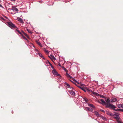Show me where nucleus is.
I'll return each mask as SVG.
<instances>
[{
  "mask_svg": "<svg viewBox=\"0 0 123 123\" xmlns=\"http://www.w3.org/2000/svg\"><path fill=\"white\" fill-rule=\"evenodd\" d=\"M66 75L67 77H68V79H72V80H73V81H72L71 80H69L71 81V82H73V83H75V85L77 86L78 87H79L80 89H81L82 90L84 91V92H86V91L85 90V89L84 87H83V86L84 85L83 84H80L78 81H77L76 80H75L74 78H72L71 76L68 74V73H66Z\"/></svg>",
  "mask_w": 123,
  "mask_h": 123,
  "instance_id": "f257e3e1",
  "label": "nucleus"
},
{
  "mask_svg": "<svg viewBox=\"0 0 123 123\" xmlns=\"http://www.w3.org/2000/svg\"><path fill=\"white\" fill-rule=\"evenodd\" d=\"M110 100L107 98L106 99L105 101L103 99H101L98 100V102L102 104H105L106 107L111 109H114L116 108L115 106L113 104H110Z\"/></svg>",
  "mask_w": 123,
  "mask_h": 123,
  "instance_id": "f03ea898",
  "label": "nucleus"
},
{
  "mask_svg": "<svg viewBox=\"0 0 123 123\" xmlns=\"http://www.w3.org/2000/svg\"><path fill=\"white\" fill-rule=\"evenodd\" d=\"M52 73L54 75L56 76L60 75V74H58L56 70L55 69H54V70L52 71Z\"/></svg>",
  "mask_w": 123,
  "mask_h": 123,
  "instance_id": "7ed1b4c3",
  "label": "nucleus"
},
{
  "mask_svg": "<svg viewBox=\"0 0 123 123\" xmlns=\"http://www.w3.org/2000/svg\"><path fill=\"white\" fill-rule=\"evenodd\" d=\"M8 26L11 28H15L16 27L15 25L11 22L8 23Z\"/></svg>",
  "mask_w": 123,
  "mask_h": 123,
  "instance_id": "20e7f679",
  "label": "nucleus"
},
{
  "mask_svg": "<svg viewBox=\"0 0 123 123\" xmlns=\"http://www.w3.org/2000/svg\"><path fill=\"white\" fill-rule=\"evenodd\" d=\"M48 57H49L52 60H55L56 59L54 57L53 55H51L49 56H48Z\"/></svg>",
  "mask_w": 123,
  "mask_h": 123,
  "instance_id": "39448f33",
  "label": "nucleus"
},
{
  "mask_svg": "<svg viewBox=\"0 0 123 123\" xmlns=\"http://www.w3.org/2000/svg\"><path fill=\"white\" fill-rule=\"evenodd\" d=\"M68 92L70 93V94L73 96H74L75 95V92L72 90H69Z\"/></svg>",
  "mask_w": 123,
  "mask_h": 123,
  "instance_id": "423d86ee",
  "label": "nucleus"
},
{
  "mask_svg": "<svg viewBox=\"0 0 123 123\" xmlns=\"http://www.w3.org/2000/svg\"><path fill=\"white\" fill-rule=\"evenodd\" d=\"M93 112L94 113V114L97 117H100V115L97 111H94Z\"/></svg>",
  "mask_w": 123,
  "mask_h": 123,
  "instance_id": "0eeeda50",
  "label": "nucleus"
},
{
  "mask_svg": "<svg viewBox=\"0 0 123 123\" xmlns=\"http://www.w3.org/2000/svg\"><path fill=\"white\" fill-rule=\"evenodd\" d=\"M65 85H66V87L68 88H69L71 89H73V87H71L69 84L67 83L66 82L65 83Z\"/></svg>",
  "mask_w": 123,
  "mask_h": 123,
  "instance_id": "6e6552de",
  "label": "nucleus"
},
{
  "mask_svg": "<svg viewBox=\"0 0 123 123\" xmlns=\"http://www.w3.org/2000/svg\"><path fill=\"white\" fill-rule=\"evenodd\" d=\"M85 110L89 111L92 112L93 111L92 109L88 107H86L85 108Z\"/></svg>",
  "mask_w": 123,
  "mask_h": 123,
  "instance_id": "1a4fd4ad",
  "label": "nucleus"
},
{
  "mask_svg": "<svg viewBox=\"0 0 123 123\" xmlns=\"http://www.w3.org/2000/svg\"><path fill=\"white\" fill-rule=\"evenodd\" d=\"M37 51L38 52V54L39 55V56L41 57L43 59H45L43 57V56L42 54L40 52H38V50H37Z\"/></svg>",
  "mask_w": 123,
  "mask_h": 123,
  "instance_id": "9d476101",
  "label": "nucleus"
},
{
  "mask_svg": "<svg viewBox=\"0 0 123 123\" xmlns=\"http://www.w3.org/2000/svg\"><path fill=\"white\" fill-rule=\"evenodd\" d=\"M111 101L113 102H115L117 101V99L114 97L112 98L111 99Z\"/></svg>",
  "mask_w": 123,
  "mask_h": 123,
  "instance_id": "9b49d317",
  "label": "nucleus"
},
{
  "mask_svg": "<svg viewBox=\"0 0 123 123\" xmlns=\"http://www.w3.org/2000/svg\"><path fill=\"white\" fill-rule=\"evenodd\" d=\"M117 106L119 108H123V105L122 104H119L117 105Z\"/></svg>",
  "mask_w": 123,
  "mask_h": 123,
  "instance_id": "f8f14e48",
  "label": "nucleus"
},
{
  "mask_svg": "<svg viewBox=\"0 0 123 123\" xmlns=\"http://www.w3.org/2000/svg\"><path fill=\"white\" fill-rule=\"evenodd\" d=\"M92 94L96 96H98L99 95V94L95 92H93L92 93Z\"/></svg>",
  "mask_w": 123,
  "mask_h": 123,
  "instance_id": "ddd939ff",
  "label": "nucleus"
},
{
  "mask_svg": "<svg viewBox=\"0 0 123 123\" xmlns=\"http://www.w3.org/2000/svg\"><path fill=\"white\" fill-rule=\"evenodd\" d=\"M12 9L14 11H18V9L16 7H13L12 8Z\"/></svg>",
  "mask_w": 123,
  "mask_h": 123,
  "instance_id": "4468645a",
  "label": "nucleus"
},
{
  "mask_svg": "<svg viewBox=\"0 0 123 123\" xmlns=\"http://www.w3.org/2000/svg\"><path fill=\"white\" fill-rule=\"evenodd\" d=\"M88 105L91 107L93 108H95L94 106L92 104H88Z\"/></svg>",
  "mask_w": 123,
  "mask_h": 123,
  "instance_id": "2eb2a0df",
  "label": "nucleus"
},
{
  "mask_svg": "<svg viewBox=\"0 0 123 123\" xmlns=\"http://www.w3.org/2000/svg\"><path fill=\"white\" fill-rule=\"evenodd\" d=\"M18 21L22 23L23 22V20L21 19V18H18Z\"/></svg>",
  "mask_w": 123,
  "mask_h": 123,
  "instance_id": "dca6fc26",
  "label": "nucleus"
},
{
  "mask_svg": "<svg viewBox=\"0 0 123 123\" xmlns=\"http://www.w3.org/2000/svg\"><path fill=\"white\" fill-rule=\"evenodd\" d=\"M117 122L118 123H121L122 122L120 119L119 118L116 120Z\"/></svg>",
  "mask_w": 123,
  "mask_h": 123,
  "instance_id": "f3484780",
  "label": "nucleus"
},
{
  "mask_svg": "<svg viewBox=\"0 0 123 123\" xmlns=\"http://www.w3.org/2000/svg\"><path fill=\"white\" fill-rule=\"evenodd\" d=\"M101 117L105 121H106L107 120L106 119L105 117L101 116Z\"/></svg>",
  "mask_w": 123,
  "mask_h": 123,
  "instance_id": "a211bd4d",
  "label": "nucleus"
},
{
  "mask_svg": "<svg viewBox=\"0 0 123 123\" xmlns=\"http://www.w3.org/2000/svg\"><path fill=\"white\" fill-rule=\"evenodd\" d=\"M100 97H101L102 98H105V97L102 95H101L100 94H99V95H98Z\"/></svg>",
  "mask_w": 123,
  "mask_h": 123,
  "instance_id": "6ab92c4d",
  "label": "nucleus"
},
{
  "mask_svg": "<svg viewBox=\"0 0 123 123\" xmlns=\"http://www.w3.org/2000/svg\"><path fill=\"white\" fill-rule=\"evenodd\" d=\"M115 118L116 119V120H117L119 118V115H116V116L115 117Z\"/></svg>",
  "mask_w": 123,
  "mask_h": 123,
  "instance_id": "aec40b11",
  "label": "nucleus"
},
{
  "mask_svg": "<svg viewBox=\"0 0 123 123\" xmlns=\"http://www.w3.org/2000/svg\"><path fill=\"white\" fill-rule=\"evenodd\" d=\"M22 36L24 39H25L27 40V39L25 37L23 36L22 34Z\"/></svg>",
  "mask_w": 123,
  "mask_h": 123,
  "instance_id": "412c9836",
  "label": "nucleus"
},
{
  "mask_svg": "<svg viewBox=\"0 0 123 123\" xmlns=\"http://www.w3.org/2000/svg\"><path fill=\"white\" fill-rule=\"evenodd\" d=\"M44 51L47 54H48L49 53V52L47 50L45 49L44 50Z\"/></svg>",
  "mask_w": 123,
  "mask_h": 123,
  "instance_id": "4be33fe9",
  "label": "nucleus"
},
{
  "mask_svg": "<svg viewBox=\"0 0 123 123\" xmlns=\"http://www.w3.org/2000/svg\"><path fill=\"white\" fill-rule=\"evenodd\" d=\"M16 31H17L19 33L21 34L22 35L20 31H19L18 30H16Z\"/></svg>",
  "mask_w": 123,
  "mask_h": 123,
  "instance_id": "5701e85b",
  "label": "nucleus"
},
{
  "mask_svg": "<svg viewBox=\"0 0 123 123\" xmlns=\"http://www.w3.org/2000/svg\"><path fill=\"white\" fill-rule=\"evenodd\" d=\"M38 44L40 46H42V44H41V43H40V42H38Z\"/></svg>",
  "mask_w": 123,
  "mask_h": 123,
  "instance_id": "b1692460",
  "label": "nucleus"
},
{
  "mask_svg": "<svg viewBox=\"0 0 123 123\" xmlns=\"http://www.w3.org/2000/svg\"><path fill=\"white\" fill-rule=\"evenodd\" d=\"M51 68L53 69V70H54V69H55L54 68V67L52 65L51 66Z\"/></svg>",
  "mask_w": 123,
  "mask_h": 123,
  "instance_id": "393cba45",
  "label": "nucleus"
},
{
  "mask_svg": "<svg viewBox=\"0 0 123 123\" xmlns=\"http://www.w3.org/2000/svg\"><path fill=\"white\" fill-rule=\"evenodd\" d=\"M27 30L29 33H31V31H30L28 29H27Z\"/></svg>",
  "mask_w": 123,
  "mask_h": 123,
  "instance_id": "a878e982",
  "label": "nucleus"
},
{
  "mask_svg": "<svg viewBox=\"0 0 123 123\" xmlns=\"http://www.w3.org/2000/svg\"><path fill=\"white\" fill-rule=\"evenodd\" d=\"M23 33L26 36H27V35L26 34V33H25L24 32H23Z\"/></svg>",
  "mask_w": 123,
  "mask_h": 123,
  "instance_id": "bb28decb",
  "label": "nucleus"
},
{
  "mask_svg": "<svg viewBox=\"0 0 123 123\" xmlns=\"http://www.w3.org/2000/svg\"><path fill=\"white\" fill-rule=\"evenodd\" d=\"M47 62H48V63L50 64V63H51L48 60L47 61Z\"/></svg>",
  "mask_w": 123,
  "mask_h": 123,
  "instance_id": "cd10ccee",
  "label": "nucleus"
},
{
  "mask_svg": "<svg viewBox=\"0 0 123 123\" xmlns=\"http://www.w3.org/2000/svg\"><path fill=\"white\" fill-rule=\"evenodd\" d=\"M1 19H3V20H4V18H2H2H1Z\"/></svg>",
  "mask_w": 123,
  "mask_h": 123,
  "instance_id": "c85d7f7f",
  "label": "nucleus"
},
{
  "mask_svg": "<svg viewBox=\"0 0 123 123\" xmlns=\"http://www.w3.org/2000/svg\"><path fill=\"white\" fill-rule=\"evenodd\" d=\"M49 65H50L51 66L52 65L51 63H50V64Z\"/></svg>",
  "mask_w": 123,
  "mask_h": 123,
  "instance_id": "c756f323",
  "label": "nucleus"
},
{
  "mask_svg": "<svg viewBox=\"0 0 123 123\" xmlns=\"http://www.w3.org/2000/svg\"><path fill=\"white\" fill-rule=\"evenodd\" d=\"M49 65H50L51 66L52 65L51 63H50V64Z\"/></svg>",
  "mask_w": 123,
  "mask_h": 123,
  "instance_id": "7c9ffc66",
  "label": "nucleus"
},
{
  "mask_svg": "<svg viewBox=\"0 0 123 123\" xmlns=\"http://www.w3.org/2000/svg\"><path fill=\"white\" fill-rule=\"evenodd\" d=\"M2 6L0 4V7H2Z\"/></svg>",
  "mask_w": 123,
  "mask_h": 123,
  "instance_id": "2f4dec72",
  "label": "nucleus"
},
{
  "mask_svg": "<svg viewBox=\"0 0 123 123\" xmlns=\"http://www.w3.org/2000/svg\"><path fill=\"white\" fill-rule=\"evenodd\" d=\"M4 17H5V18H6V19H7V18L6 17V16H5Z\"/></svg>",
  "mask_w": 123,
  "mask_h": 123,
  "instance_id": "473e14b6",
  "label": "nucleus"
},
{
  "mask_svg": "<svg viewBox=\"0 0 123 123\" xmlns=\"http://www.w3.org/2000/svg\"><path fill=\"white\" fill-rule=\"evenodd\" d=\"M59 65L60 66V67H61V65H60V64H59Z\"/></svg>",
  "mask_w": 123,
  "mask_h": 123,
  "instance_id": "72a5a7b5",
  "label": "nucleus"
},
{
  "mask_svg": "<svg viewBox=\"0 0 123 123\" xmlns=\"http://www.w3.org/2000/svg\"><path fill=\"white\" fill-rule=\"evenodd\" d=\"M46 63H48V62H47V61H46Z\"/></svg>",
  "mask_w": 123,
  "mask_h": 123,
  "instance_id": "f704fd0d",
  "label": "nucleus"
},
{
  "mask_svg": "<svg viewBox=\"0 0 123 123\" xmlns=\"http://www.w3.org/2000/svg\"><path fill=\"white\" fill-rule=\"evenodd\" d=\"M65 70H66V69L65 68Z\"/></svg>",
  "mask_w": 123,
  "mask_h": 123,
  "instance_id": "c9c22d12",
  "label": "nucleus"
}]
</instances>
